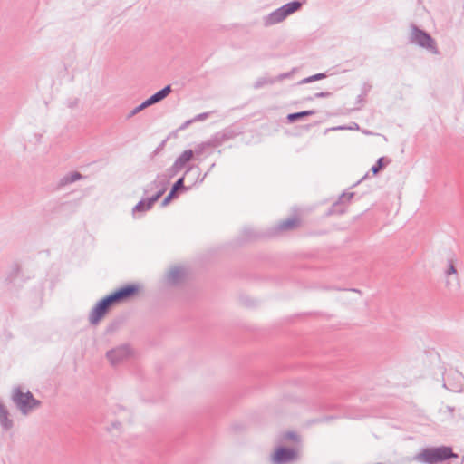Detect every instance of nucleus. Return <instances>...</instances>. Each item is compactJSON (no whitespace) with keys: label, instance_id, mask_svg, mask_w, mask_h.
<instances>
[{"label":"nucleus","instance_id":"obj_1","mask_svg":"<svg viewBox=\"0 0 464 464\" xmlns=\"http://www.w3.org/2000/svg\"><path fill=\"white\" fill-rule=\"evenodd\" d=\"M452 457H457V455L453 453L452 449L450 447L442 446L424 449L413 457V460L426 464H437Z\"/></svg>","mask_w":464,"mask_h":464},{"label":"nucleus","instance_id":"obj_2","mask_svg":"<svg viewBox=\"0 0 464 464\" xmlns=\"http://www.w3.org/2000/svg\"><path fill=\"white\" fill-rule=\"evenodd\" d=\"M11 399L23 415H28L42 404L39 400L33 396L31 392H24L19 386L13 389Z\"/></svg>","mask_w":464,"mask_h":464},{"label":"nucleus","instance_id":"obj_3","mask_svg":"<svg viewBox=\"0 0 464 464\" xmlns=\"http://www.w3.org/2000/svg\"><path fill=\"white\" fill-rule=\"evenodd\" d=\"M302 7V3L293 1L284 5L283 6L273 11L269 14L263 17V24L266 27L283 22L288 15L298 11Z\"/></svg>","mask_w":464,"mask_h":464},{"label":"nucleus","instance_id":"obj_4","mask_svg":"<svg viewBox=\"0 0 464 464\" xmlns=\"http://www.w3.org/2000/svg\"><path fill=\"white\" fill-rule=\"evenodd\" d=\"M411 29V43L416 44L434 54L439 53L435 40L428 33L419 29L416 25H412Z\"/></svg>","mask_w":464,"mask_h":464},{"label":"nucleus","instance_id":"obj_5","mask_svg":"<svg viewBox=\"0 0 464 464\" xmlns=\"http://www.w3.org/2000/svg\"><path fill=\"white\" fill-rule=\"evenodd\" d=\"M114 304L110 295H106L100 300L94 308L92 310L89 315V321L91 324H97L102 317L108 313L110 307Z\"/></svg>","mask_w":464,"mask_h":464},{"label":"nucleus","instance_id":"obj_6","mask_svg":"<svg viewBox=\"0 0 464 464\" xmlns=\"http://www.w3.org/2000/svg\"><path fill=\"white\" fill-rule=\"evenodd\" d=\"M131 349L128 344H122L106 353V357L112 366L122 363L131 356Z\"/></svg>","mask_w":464,"mask_h":464},{"label":"nucleus","instance_id":"obj_7","mask_svg":"<svg viewBox=\"0 0 464 464\" xmlns=\"http://www.w3.org/2000/svg\"><path fill=\"white\" fill-rule=\"evenodd\" d=\"M298 459V452L295 449L278 447L271 457L273 464H290Z\"/></svg>","mask_w":464,"mask_h":464},{"label":"nucleus","instance_id":"obj_8","mask_svg":"<svg viewBox=\"0 0 464 464\" xmlns=\"http://www.w3.org/2000/svg\"><path fill=\"white\" fill-rule=\"evenodd\" d=\"M192 171H196L198 174V171H199V169L198 168H194V167H189L183 177L179 178L172 186L169 193L167 195V197L162 200L161 202V206L162 207H166L171 200L172 198H176L177 197V192L180 189H185L187 190L188 188L184 186V180H185V177L188 176L190 172Z\"/></svg>","mask_w":464,"mask_h":464},{"label":"nucleus","instance_id":"obj_9","mask_svg":"<svg viewBox=\"0 0 464 464\" xmlns=\"http://www.w3.org/2000/svg\"><path fill=\"white\" fill-rule=\"evenodd\" d=\"M139 291L136 285H127L110 294V297L114 304L123 302L131 296L135 295Z\"/></svg>","mask_w":464,"mask_h":464},{"label":"nucleus","instance_id":"obj_10","mask_svg":"<svg viewBox=\"0 0 464 464\" xmlns=\"http://www.w3.org/2000/svg\"><path fill=\"white\" fill-rule=\"evenodd\" d=\"M166 189L167 188L163 186L151 197L139 201L138 204L133 208V212H144L150 210L153 207L154 203L157 202L165 193Z\"/></svg>","mask_w":464,"mask_h":464},{"label":"nucleus","instance_id":"obj_11","mask_svg":"<svg viewBox=\"0 0 464 464\" xmlns=\"http://www.w3.org/2000/svg\"><path fill=\"white\" fill-rule=\"evenodd\" d=\"M299 218H295V217H293V218H286L285 220H283L281 221L276 227V233H280V232H285V231H290V230H294L295 229L296 227H298L299 226Z\"/></svg>","mask_w":464,"mask_h":464},{"label":"nucleus","instance_id":"obj_12","mask_svg":"<svg viewBox=\"0 0 464 464\" xmlns=\"http://www.w3.org/2000/svg\"><path fill=\"white\" fill-rule=\"evenodd\" d=\"M10 413L5 405L0 401V425L5 430H9L14 426V421L10 419Z\"/></svg>","mask_w":464,"mask_h":464},{"label":"nucleus","instance_id":"obj_13","mask_svg":"<svg viewBox=\"0 0 464 464\" xmlns=\"http://www.w3.org/2000/svg\"><path fill=\"white\" fill-rule=\"evenodd\" d=\"M185 276V270L180 266L171 268L167 276L168 283L170 285L179 284Z\"/></svg>","mask_w":464,"mask_h":464},{"label":"nucleus","instance_id":"obj_14","mask_svg":"<svg viewBox=\"0 0 464 464\" xmlns=\"http://www.w3.org/2000/svg\"><path fill=\"white\" fill-rule=\"evenodd\" d=\"M194 151L192 150H184L175 160V167L183 169L186 164L193 158Z\"/></svg>","mask_w":464,"mask_h":464},{"label":"nucleus","instance_id":"obj_15","mask_svg":"<svg viewBox=\"0 0 464 464\" xmlns=\"http://www.w3.org/2000/svg\"><path fill=\"white\" fill-rule=\"evenodd\" d=\"M171 92V85H166L163 89L151 95L149 99L153 104H155L164 100Z\"/></svg>","mask_w":464,"mask_h":464},{"label":"nucleus","instance_id":"obj_16","mask_svg":"<svg viewBox=\"0 0 464 464\" xmlns=\"http://www.w3.org/2000/svg\"><path fill=\"white\" fill-rule=\"evenodd\" d=\"M354 193H343L342 196L339 198V200L333 206V210L332 212L334 213H343V209H337V207L341 204H343L345 202H349L353 197Z\"/></svg>","mask_w":464,"mask_h":464},{"label":"nucleus","instance_id":"obj_17","mask_svg":"<svg viewBox=\"0 0 464 464\" xmlns=\"http://www.w3.org/2000/svg\"><path fill=\"white\" fill-rule=\"evenodd\" d=\"M82 178V174L80 172L74 171L68 173L67 175L63 176L61 180V185H67L72 182H75Z\"/></svg>","mask_w":464,"mask_h":464},{"label":"nucleus","instance_id":"obj_18","mask_svg":"<svg viewBox=\"0 0 464 464\" xmlns=\"http://www.w3.org/2000/svg\"><path fill=\"white\" fill-rule=\"evenodd\" d=\"M314 111H303L299 112L290 113L287 115V120L289 122H294L297 120L303 119L305 116L314 115Z\"/></svg>","mask_w":464,"mask_h":464},{"label":"nucleus","instance_id":"obj_19","mask_svg":"<svg viewBox=\"0 0 464 464\" xmlns=\"http://www.w3.org/2000/svg\"><path fill=\"white\" fill-rule=\"evenodd\" d=\"M224 143L220 135L217 132L210 137L207 141L203 142V146H210L211 148H217Z\"/></svg>","mask_w":464,"mask_h":464},{"label":"nucleus","instance_id":"obj_20","mask_svg":"<svg viewBox=\"0 0 464 464\" xmlns=\"http://www.w3.org/2000/svg\"><path fill=\"white\" fill-rule=\"evenodd\" d=\"M224 142L234 139L238 133L231 128H226L218 132Z\"/></svg>","mask_w":464,"mask_h":464},{"label":"nucleus","instance_id":"obj_21","mask_svg":"<svg viewBox=\"0 0 464 464\" xmlns=\"http://www.w3.org/2000/svg\"><path fill=\"white\" fill-rule=\"evenodd\" d=\"M21 273V267L18 264L14 263L11 266L10 271L6 277V280L12 283Z\"/></svg>","mask_w":464,"mask_h":464},{"label":"nucleus","instance_id":"obj_22","mask_svg":"<svg viewBox=\"0 0 464 464\" xmlns=\"http://www.w3.org/2000/svg\"><path fill=\"white\" fill-rule=\"evenodd\" d=\"M391 162V160L385 159V158H380L378 159L375 165H373L371 169L372 172L373 174H377L382 169L385 167V165L389 164Z\"/></svg>","mask_w":464,"mask_h":464},{"label":"nucleus","instance_id":"obj_23","mask_svg":"<svg viewBox=\"0 0 464 464\" xmlns=\"http://www.w3.org/2000/svg\"><path fill=\"white\" fill-rule=\"evenodd\" d=\"M325 77H326L325 73H323V72L316 73L314 75H312V76L303 79L302 81L299 82V84L313 82L314 81L324 79Z\"/></svg>","mask_w":464,"mask_h":464},{"label":"nucleus","instance_id":"obj_24","mask_svg":"<svg viewBox=\"0 0 464 464\" xmlns=\"http://www.w3.org/2000/svg\"><path fill=\"white\" fill-rule=\"evenodd\" d=\"M275 82L272 78H260L255 82L254 87L258 89L267 84H273Z\"/></svg>","mask_w":464,"mask_h":464},{"label":"nucleus","instance_id":"obj_25","mask_svg":"<svg viewBox=\"0 0 464 464\" xmlns=\"http://www.w3.org/2000/svg\"><path fill=\"white\" fill-rule=\"evenodd\" d=\"M162 187H163V185H162V186H160V182H159L158 180H154V181L150 182V183L147 186V188H145L144 192H145V193H149V192H150V191H154V189H157V191H158V190H159L160 188H161ZM164 187L166 188V186H165V185H164Z\"/></svg>","mask_w":464,"mask_h":464},{"label":"nucleus","instance_id":"obj_26","mask_svg":"<svg viewBox=\"0 0 464 464\" xmlns=\"http://www.w3.org/2000/svg\"><path fill=\"white\" fill-rule=\"evenodd\" d=\"M445 274L447 276H449L452 274H457V269L455 267V265H454V262L452 259L448 260V268L445 271Z\"/></svg>","mask_w":464,"mask_h":464},{"label":"nucleus","instance_id":"obj_27","mask_svg":"<svg viewBox=\"0 0 464 464\" xmlns=\"http://www.w3.org/2000/svg\"><path fill=\"white\" fill-rule=\"evenodd\" d=\"M182 169L181 168H176L175 163L168 169V173L169 178L174 177L178 172H179Z\"/></svg>","mask_w":464,"mask_h":464},{"label":"nucleus","instance_id":"obj_28","mask_svg":"<svg viewBox=\"0 0 464 464\" xmlns=\"http://www.w3.org/2000/svg\"><path fill=\"white\" fill-rule=\"evenodd\" d=\"M208 116H209V112H203V113H200V114H198L197 116H195L192 119V121H193V122L205 121Z\"/></svg>","mask_w":464,"mask_h":464},{"label":"nucleus","instance_id":"obj_29","mask_svg":"<svg viewBox=\"0 0 464 464\" xmlns=\"http://www.w3.org/2000/svg\"><path fill=\"white\" fill-rule=\"evenodd\" d=\"M141 111H143V108H142L141 104H140L139 106L135 107L132 111H130V112L128 114V119L133 117L134 115L138 114Z\"/></svg>","mask_w":464,"mask_h":464},{"label":"nucleus","instance_id":"obj_30","mask_svg":"<svg viewBox=\"0 0 464 464\" xmlns=\"http://www.w3.org/2000/svg\"><path fill=\"white\" fill-rule=\"evenodd\" d=\"M284 438L291 440H297V434L293 431H288L284 435Z\"/></svg>","mask_w":464,"mask_h":464},{"label":"nucleus","instance_id":"obj_31","mask_svg":"<svg viewBox=\"0 0 464 464\" xmlns=\"http://www.w3.org/2000/svg\"><path fill=\"white\" fill-rule=\"evenodd\" d=\"M331 92H316L314 94V98H326V97H330L331 96Z\"/></svg>","mask_w":464,"mask_h":464},{"label":"nucleus","instance_id":"obj_32","mask_svg":"<svg viewBox=\"0 0 464 464\" xmlns=\"http://www.w3.org/2000/svg\"><path fill=\"white\" fill-rule=\"evenodd\" d=\"M206 148H211V147L210 146H203V142H202L197 146V148L195 149V152L197 154H201Z\"/></svg>","mask_w":464,"mask_h":464},{"label":"nucleus","instance_id":"obj_33","mask_svg":"<svg viewBox=\"0 0 464 464\" xmlns=\"http://www.w3.org/2000/svg\"><path fill=\"white\" fill-rule=\"evenodd\" d=\"M143 110L148 108L149 106H151L153 105V103L150 102V100L148 98L147 100H145L142 103H140Z\"/></svg>","mask_w":464,"mask_h":464},{"label":"nucleus","instance_id":"obj_34","mask_svg":"<svg viewBox=\"0 0 464 464\" xmlns=\"http://www.w3.org/2000/svg\"><path fill=\"white\" fill-rule=\"evenodd\" d=\"M193 122L192 119L186 121L180 127L179 130H185L187 129L191 123Z\"/></svg>","mask_w":464,"mask_h":464},{"label":"nucleus","instance_id":"obj_35","mask_svg":"<svg viewBox=\"0 0 464 464\" xmlns=\"http://www.w3.org/2000/svg\"><path fill=\"white\" fill-rule=\"evenodd\" d=\"M287 76H288L287 74H281V75L278 76L277 79L278 80H283V79L286 78Z\"/></svg>","mask_w":464,"mask_h":464}]
</instances>
